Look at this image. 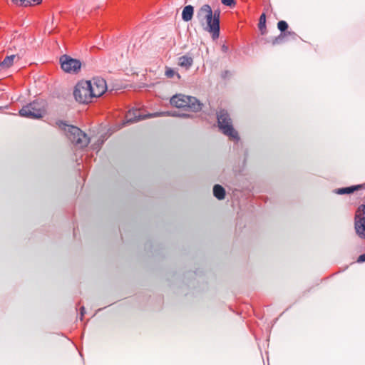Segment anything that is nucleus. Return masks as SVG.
<instances>
[{"label": "nucleus", "mask_w": 365, "mask_h": 365, "mask_svg": "<svg viewBox=\"0 0 365 365\" xmlns=\"http://www.w3.org/2000/svg\"><path fill=\"white\" fill-rule=\"evenodd\" d=\"M81 319L82 320V318H83V314H84V310H85V309H84V307H82L81 308Z\"/></svg>", "instance_id": "obj_23"}, {"label": "nucleus", "mask_w": 365, "mask_h": 365, "mask_svg": "<svg viewBox=\"0 0 365 365\" xmlns=\"http://www.w3.org/2000/svg\"><path fill=\"white\" fill-rule=\"evenodd\" d=\"M213 195L218 200H223L225 196V190L221 185H215L213 187Z\"/></svg>", "instance_id": "obj_14"}, {"label": "nucleus", "mask_w": 365, "mask_h": 365, "mask_svg": "<svg viewBox=\"0 0 365 365\" xmlns=\"http://www.w3.org/2000/svg\"><path fill=\"white\" fill-rule=\"evenodd\" d=\"M355 230L361 238H365V205H361L356 212Z\"/></svg>", "instance_id": "obj_9"}, {"label": "nucleus", "mask_w": 365, "mask_h": 365, "mask_svg": "<svg viewBox=\"0 0 365 365\" xmlns=\"http://www.w3.org/2000/svg\"><path fill=\"white\" fill-rule=\"evenodd\" d=\"M358 262H365V254H363L361 255H360L358 258Z\"/></svg>", "instance_id": "obj_22"}, {"label": "nucleus", "mask_w": 365, "mask_h": 365, "mask_svg": "<svg viewBox=\"0 0 365 365\" xmlns=\"http://www.w3.org/2000/svg\"><path fill=\"white\" fill-rule=\"evenodd\" d=\"M91 86L90 81H82L78 82L75 86L73 91L75 99L81 103H88L91 102L93 98Z\"/></svg>", "instance_id": "obj_7"}, {"label": "nucleus", "mask_w": 365, "mask_h": 365, "mask_svg": "<svg viewBox=\"0 0 365 365\" xmlns=\"http://www.w3.org/2000/svg\"><path fill=\"white\" fill-rule=\"evenodd\" d=\"M103 143V140L98 143V147L101 146Z\"/></svg>", "instance_id": "obj_24"}, {"label": "nucleus", "mask_w": 365, "mask_h": 365, "mask_svg": "<svg viewBox=\"0 0 365 365\" xmlns=\"http://www.w3.org/2000/svg\"><path fill=\"white\" fill-rule=\"evenodd\" d=\"M362 185V187H364L365 188V183L361 185Z\"/></svg>", "instance_id": "obj_25"}, {"label": "nucleus", "mask_w": 365, "mask_h": 365, "mask_svg": "<svg viewBox=\"0 0 365 365\" xmlns=\"http://www.w3.org/2000/svg\"><path fill=\"white\" fill-rule=\"evenodd\" d=\"M14 55H11L9 56H6L4 60L0 63V68H6L10 67L14 62V59L15 58Z\"/></svg>", "instance_id": "obj_15"}, {"label": "nucleus", "mask_w": 365, "mask_h": 365, "mask_svg": "<svg viewBox=\"0 0 365 365\" xmlns=\"http://www.w3.org/2000/svg\"><path fill=\"white\" fill-rule=\"evenodd\" d=\"M220 130L232 140H239L237 132L234 129L232 121L225 110H220L217 115Z\"/></svg>", "instance_id": "obj_5"}, {"label": "nucleus", "mask_w": 365, "mask_h": 365, "mask_svg": "<svg viewBox=\"0 0 365 365\" xmlns=\"http://www.w3.org/2000/svg\"><path fill=\"white\" fill-rule=\"evenodd\" d=\"M278 29L282 31H285L288 28V24L284 21H279L277 24Z\"/></svg>", "instance_id": "obj_19"}, {"label": "nucleus", "mask_w": 365, "mask_h": 365, "mask_svg": "<svg viewBox=\"0 0 365 365\" xmlns=\"http://www.w3.org/2000/svg\"><path fill=\"white\" fill-rule=\"evenodd\" d=\"M221 1L226 6H231L234 3V0H221Z\"/></svg>", "instance_id": "obj_21"}, {"label": "nucleus", "mask_w": 365, "mask_h": 365, "mask_svg": "<svg viewBox=\"0 0 365 365\" xmlns=\"http://www.w3.org/2000/svg\"><path fill=\"white\" fill-rule=\"evenodd\" d=\"M194 9L191 5H187L184 7L182 12V19L185 21H189L192 19L193 16Z\"/></svg>", "instance_id": "obj_12"}, {"label": "nucleus", "mask_w": 365, "mask_h": 365, "mask_svg": "<svg viewBox=\"0 0 365 365\" xmlns=\"http://www.w3.org/2000/svg\"><path fill=\"white\" fill-rule=\"evenodd\" d=\"M170 104L178 108L197 112L202 109V103L195 97L176 94L170 98Z\"/></svg>", "instance_id": "obj_3"}, {"label": "nucleus", "mask_w": 365, "mask_h": 365, "mask_svg": "<svg viewBox=\"0 0 365 365\" xmlns=\"http://www.w3.org/2000/svg\"><path fill=\"white\" fill-rule=\"evenodd\" d=\"M266 16L264 14H262L259 17V29L262 34H264L266 31Z\"/></svg>", "instance_id": "obj_16"}, {"label": "nucleus", "mask_w": 365, "mask_h": 365, "mask_svg": "<svg viewBox=\"0 0 365 365\" xmlns=\"http://www.w3.org/2000/svg\"><path fill=\"white\" fill-rule=\"evenodd\" d=\"M91 83V91L93 98L101 96L106 91L107 86L106 81L102 78H93L89 81Z\"/></svg>", "instance_id": "obj_10"}, {"label": "nucleus", "mask_w": 365, "mask_h": 365, "mask_svg": "<svg viewBox=\"0 0 365 365\" xmlns=\"http://www.w3.org/2000/svg\"><path fill=\"white\" fill-rule=\"evenodd\" d=\"M58 125L61 128L64 130L67 138L76 147L83 148L86 147L89 143V138L86 134L82 132L78 128L64 124L62 122H61Z\"/></svg>", "instance_id": "obj_2"}, {"label": "nucleus", "mask_w": 365, "mask_h": 365, "mask_svg": "<svg viewBox=\"0 0 365 365\" xmlns=\"http://www.w3.org/2000/svg\"><path fill=\"white\" fill-rule=\"evenodd\" d=\"M362 187V185H354L347 187L339 188L335 190V193L338 195H344L352 193L355 190H358Z\"/></svg>", "instance_id": "obj_13"}, {"label": "nucleus", "mask_w": 365, "mask_h": 365, "mask_svg": "<svg viewBox=\"0 0 365 365\" xmlns=\"http://www.w3.org/2000/svg\"><path fill=\"white\" fill-rule=\"evenodd\" d=\"M225 49H227V48H225V46H223V50H225Z\"/></svg>", "instance_id": "obj_26"}, {"label": "nucleus", "mask_w": 365, "mask_h": 365, "mask_svg": "<svg viewBox=\"0 0 365 365\" xmlns=\"http://www.w3.org/2000/svg\"><path fill=\"white\" fill-rule=\"evenodd\" d=\"M61 68L66 73H77L81 68L79 60L63 55L60 58Z\"/></svg>", "instance_id": "obj_8"}, {"label": "nucleus", "mask_w": 365, "mask_h": 365, "mask_svg": "<svg viewBox=\"0 0 365 365\" xmlns=\"http://www.w3.org/2000/svg\"><path fill=\"white\" fill-rule=\"evenodd\" d=\"M197 19L204 25L206 23L205 29L212 34V38H216L220 35V11H215L214 14L210 5L204 4L197 11Z\"/></svg>", "instance_id": "obj_1"}, {"label": "nucleus", "mask_w": 365, "mask_h": 365, "mask_svg": "<svg viewBox=\"0 0 365 365\" xmlns=\"http://www.w3.org/2000/svg\"><path fill=\"white\" fill-rule=\"evenodd\" d=\"M284 36H285V34H282L279 36H278L277 37H276L274 39H273L272 44L276 45V44H279V43H282L284 39Z\"/></svg>", "instance_id": "obj_20"}, {"label": "nucleus", "mask_w": 365, "mask_h": 365, "mask_svg": "<svg viewBox=\"0 0 365 365\" xmlns=\"http://www.w3.org/2000/svg\"><path fill=\"white\" fill-rule=\"evenodd\" d=\"M20 1L21 6H28L38 4L41 3V0H20Z\"/></svg>", "instance_id": "obj_17"}, {"label": "nucleus", "mask_w": 365, "mask_h": 365, "mask_svg": "<svg viewBox=\"0 0 365 365\" xmlns=\"http://www.w3.org/2000/svg\"><path fill=\"white\" fill-rule=\"evenodd\" d=\"M193 63V59L191 56L185 55L180 56L178 58V65L181 67H184L185 68H189Z\"/></svg>", "instance_id": "obj_11"}, {"label": "nucleus", "mask_w": 365, "mask_h": 365, "mask_svg": "<svg viewBox=\"0 0 365 365\" xmlns=\"http://www.w3.org/2000/svg\"><path fill=\"white\" fill-rule=\"evenodd\" d=\"M165 76L168 78H173L174 76H176L178 79L180 78V76L179 73H178L175 70L168 68L165 71Z\"/></svg>", "instance_id": "obj_18"}, {"label": "nucleus", "mask_w": 365, "mask_h": 365, "mask_svg": "<svg viewBox=\"0 0 365 365\" xmlns=\"http://www.w3.org/2000/svg\"><path fill=\"white\" fill-rule=\"evenodd\" d=\"M44 113V103L38 101L27 104L19 110L21 116L31 119L41 118L43 116Z\"/></svg>", "instance_id": "obj_6"}, {"label": "nucleus", "mask_w": 365, "mask_h": 365, "mask_svg": "<svg viewBox=\"0 0 365 365\" xmlns=\"http://www.w3.org/2000/svg\"><path fill=\"white\" fill-rule=\"evenodd\" d=\"M165 115H170V116H178L182 118H187L189 117V115L185 113H180L177 111L173 112H156L153 113H150L148 115H142L141 112L139 109L137 108H133L126 113L125 115V123H135L148 118H154V117H158V116H165Z\"/></svg>", "instance_id": "obj_4"}]
</instances>
